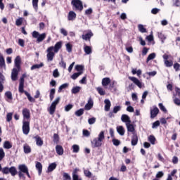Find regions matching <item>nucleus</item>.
I'll return each instance as SVG.
<instances>
[{"label": "nucleus", "mask_w": 180, "mask_h": 180, "mask_svg": "<svg viewBox=\"0 0 180 180\" xmlns=\"http://www.w3.org/2000/svg\"><path fill=\"white\" fill-rule=\"evenodd\" d=\"M61 47H63L62 41L57 42L54 46H49L46 49L47 61H53V60L54 59V56H56V53L60 51V49H61Z\"/></svg>", "instance_id": "f257e3e1"}, {"label": "nucleus", "mask_w": 180, "mask_h": 180, "mask_svg": "<svg viewBox=\"0 0 180 180\" xmlns=\"http://www.w3.org/2000/svg\"><path fill=\"white\" fill-rule=\"evenodd\" d=\"M103 140H105V132L102 131L100 132L97 138H95L93 141H91L92 147H101Z\"/></svg>", "instance_id": "f03ea898"}, {"label": "nucleus", "mask_w": 180, "mask_h": 180, "mask_svg": "<svg viewBox=\"0 0 180 180\" xmlns=\"http://www.w3.org/2000/svg\"><path fill=\"white\" fill-rule=\"evenodd\" d=\"M60 101H61L60 97H57L51 104L50 107L48 108V112L49 115H53L56 112V108L58 103H60Z\"/></svg>", "instance_id": "7ed1b4c3"}, {"label": "nucleus", "mask_w": 180, "mask_h": 180, "mask_svg": "<svg viewBox=\"0 0 180 180\" xmlns=\"http://www.w3.org/2000/svg\"><path fill=\"white\" fill-rule=\"evenodd\" d=\"M32 36L34 39H37V43H41L44 39H46V33H42L40 34L37 31H33L32 33Z\"/></svg>", "instance_id": "20e7f679"}, {"label": "nucleus", "mask_w": 180, "mask_h": 180, "mask_svg": "<svg viewBox=\"0 0 180 180\" xmlns=\"http://www.w3.org/2000/svg\"><path fill=\"white\" fill-rule=\"evenodd\" d=\"M30 131V121H22V133L27 136Z\"/></svg>", "instance_id": "39448f33"}, {"label": "nucleus", "mask_w": 180, "mask_h": 180, "mask_svg": "<svg viewBox=\"0 0 180 180\" xmlns=\"http://www.w3.org/2000/svg\"><path fill=\"white\" fill-rule=\"evenodd\" d=\"M72 5L75 8L76 11H82L84 9V6L82 5V1L80 0H72Z\"/></svg>", "instance_id": "423d86ee"}, {"label": "nucleus", "mask_w": 180, "mask_h": 180, "mask_svg": "<svg viewBox=\"0 0 180 180\" xmlns=\"http://www.w3.org/2000/svg\"><path fill=\"white\" fill-rule=\"evenodd\" d=\"M18 169H20L19 172H22L23 174H26L28 178H30V174H29V169L25 165H20L18 167Z\"/></svg>", "instance_id": "0eeeda50"}, {"label": "nucleus", "mask_w": 180, "mask_h": 180, "mask_svg": "<svg viewBox=\"0 0 180 180\" xmlns=\"http://www.w3.org/2000/svg\"><path fill=\"white\" fill-rule=\"evenodd\" d=\"M22 113L23 116V120H27L29 122V119H30V110L27 108H23Z\"/></svg>", "instance_id": "6e6552de"}, {"label": "nucleus", "mask_w": 180, "mask_h": 180, "mask_svg": "<svg viewBox=\"0 0 180 180\" xmlns=\"http://www.w3.org/2000/svg\"><path fill=\"white\" fill-rule=\"evenodd\" d=\"M129 79H130V81L134 82V84H135V85H137L139 88H143V83H141V82H140V80H139L137 77H129Z\"/></svg>", "instance_id": "1a4fd4ad"}, {"label": "nucleus", "mask_w": 180, "mask_h": 180, "mask_svg": "<svg viewBox=\"0 0 180 180\" xmlns=\"http://www.w3.org/2000/svg\"><path fill=\"white\" fill-rule=\"evenodd\" d=\"M19 70L17 68H13L11 72V79L12 81H16L18 79V75L19 74Z\"/></svg>", "instance_id": "9d476101"}, {"label": "nucleus", "mask_w": 180, "mask_h": 180, "mask_svg": "<svg viewBox=\"0 0 180 180\" xmlns=\"http://www.w3.org/2000/svg\"><path fill=\"white\" fill-rule=\"evenodd\" d=\"M94 108V100L92 98H89L88 100L87 103L84 106V110H91V108Z\"/></svg>", "instance_id": "9b49d317"}, {"label": "nucleus", "mask_w": 180, "mask_h": 180, "mask_svg": "<svg viewBox=\"0 0 180 180\" xmlns=\"http://www.w3.org/2000/svg\"><path fill=\"white\" fill-rule=\"evenodd\" d=\"M160 112V110L157 107H153V110H150V117L151 119H154Z\"/></svg>", "instance_id": "f8f14e48"}, {"label": "nucleus", "mask_w": 180, "mask_h": 180, "mask_svg": "<svg viewBox=\"0 0 180 180\" xmlns=\"http://www.w3.org/2000/svg\"><path fill=\"white\" fill-rule=\"evenodd\" d=\"M104 103H105L104 109H105V112H109V110H110V107L112 106V103H110V100L105 99L104 101Z\"/></svg>", "instance_id": "ddd939ff"}, {"label": "nucleus", "mask_w": 180, "mask_h": 180, "mask_svg": "<svg viewBox=\"0 0 180 180\" xmlns=\"http://www.w3.org/2000/svg\"><path fill=\"white\" fill-rule=\"evenodd\" d=\"M121 120L122 122H123V123H125V124H127V123H131V120H130V117H129V115L126 114H123L121 116Z\"/></svg>", "instance_id": "4468645a"}, {"label": "nucleus", "mask_w": 180, "mask_h": 180, "mask_svg": "<svg viewBox=\"0 0 180 180\" xmlns=\"http://www.w3.org/2000/svg\"><path fill=\"white\" fill-rule=\"evenodd\" d=\"M34 139H35L36 144L38 147H41V146H43L44 144L43 139H41V138L39 136V135H37L36 136H34Z\"/></svg>", "instance_id": "2eb2a0df"}, {"label": "nucleus", "mask_w": 180, "mask_h": 180, "mask_svg": "<svg viewBox=\"0 0 180 180\" xmlns=\"http://www.w3.org/2000/svg\"><path fill=\"white\" fill-rule=\"evenodd\" d=\"M20 63H22L20 56H17L15 59V66L18 71H20Z\"/></svg>", "instance_id": "dca6fc26"}, {"label": "nucleus", "mask_w": 180, "mask_h": 180, "mask_svg": "<svg viewBox=\"0 0 180 180\" xmlns=\"http://www.w3.org/2000/svg\"><path fill=\"white\" fill-rule=\"evenodd\" d=\"M56 151L58 155H63V154H64V148L60 145L56 146Z\"/></svg>", "instance_id": "f3484780"}, {"label": "nucleus", "mask_w": 180, "mask_h": 180, "mask_svg": "<svg viewBox=\"0 0 180 180\" xmlns=\"http://www.w3.org/2000/svg\"><path fill=\"white\" fill-rule=\"evenodd\" d=\"M77 18V13L74 11H70L68 15V20H75Z\"/></svg>", "instance_id": "a211bd4d"}, {"label": "nucleus", "mask_w": 180, "mask_h": 180, "mask_svg": "<svg viewBox=\"0 0 180 180\" xmlns=\"http://www.w3.org/2000/svg\"><path fill=\"white\" fill-rule=\"evenodd\" d=\"M117 131L120 136H124V128L123 126H117Z\"/></svg>", "instance_id": "6ab92c4d"}, {"label": "nucleus", "mask_w": 180, "mask_h": 180, "mask_svg": "<svg viewBox=\"0 0 180 180\" xmlns=\"http://www.w3.org/2000/svg\"><path fill=\"white\" fill-rule=\"evenodd\" d=\"M78 169H75L74 172H72V180H82V178H79L77 172H78Z\"/></svg>", "instance_id": "aec40b11"}, {"label": "nucleus", "mask_w": 180, "mask_h": 180, "mask_svg": "<svg viewBox=\"0 0 180 180\" xmlns=\"http://www.w3.org/2000/svg\"><path fill=\"white\" fill-rule=\"evenodd\" d=\"M108 84H110V78L105 77L102 79V85L103 86H108Z\"/></svg>", "instance_id": "412c9836"}, {"label": "nucleus", "mask_w": 180, "mask_h": 180, "mask_svg": "<svg viewBox=\"0 0 180 180\" xmlns=\"http://www.w3.org/2000/svg\"><path fill=\"white\" fill-rule=\"evenodd\" d=\"M126 127L127 129V131H130L131 133H134V126L131 124V123H127Z\"/></svg>", "instance_id": "4be33fe9"}, {"label": "nucleus", "mask_w": 180, "mask_h": 180, "mask_svg": "<svg viewBox=\"0 0 180 180\" xmlns=\"http://www.w3.org/2000/svg\"><path fill=\"white\" fill-rule=\"evenodd\" d=\"M36 169L38 170L39 175H41V171L43 170V165H41V163H40V162H37L36 163Z\"/></svg>", "instance_id": "5701e85b"}, {"label": "nucleus", "mask_w": 180, "mask_h": 180, "mask_svg": "<svg viewBox=\"0 0 180 180\" xmlns=\"http://www.w3.org/2000/svg\"><path fill=\"white\" fill-rule=\"evenodd\" d=\"M23 148H24V153L25 154H29V153H32V148L30 147L29 145L24 144Z\"/></svg>", "instance_id": "b1692460"}, {"label": "nucleus", "mask_w": 180, "mask_h": 180, "mask_svg": "<svg viewBox=\"0 0 180 180\" xmlns=\"http://www.w3.org/2000/svg\"><path fill=\"white\" fill-rule=\"evenodd\" d=\"M44 64L43 63H41L40 64H35L31 67L32 71L33 70H39V68H41V67H44Z\"/></svg>", "instance_id": "393cba45"}, {"label": "nucleus", "mask_w": 180, "mask_h": 180, "mask_svg": "<svg viewBox=\"0 0 180 180\" xmlns=\"http://www.w3.org/2000/svg\"><path fill=\"white\" fill-rule=\"evenodd\" d=\"M138 141H139V138L137 137V135L134 134L131 139V145L136 146Z\"/></svg>", "instance_id": "a878e982"}, {"label": "nucleus", "mask_w": 180, "mask_h": 180, "mask_svg": "<svg viewBox=\"0 0 180 180\" xmlns=\"http://www.w3.org/2000/svg\"><path fill=\"white\" fill-rule=\"evenodd\" d=\"M55 168H57V164L51 163L48 167V172H52V171H54Z\"/></svg>", "instance_id": "bb28decb"}, {"label": "nucleus", "mask_w": 180, "mask_h": 180, "mask_svg": "<svg viewBox=\"0 0 180 180\" xmlns=\"http://www.w3.org/2000/svg\"><path fill=\"white\" fill-rule=\"evenodd\" d=\"M92 36H94L92 32H89V33L86 34L85 35L83 34L82 36V37L83 40H89V39H91V37H92Z\"/></svg>", "instance_id": "cd10ccee"}, {"label": "nucleus", "mask_w": 180, "mask_h": 180, "mask_svg": "<svg viewBox=\"0 0 180 180\" xmlns=\"http://www.w3.org/2000/svg\"><path fill=\"white\" fill-rule=\"evenodd\" d=\"M4 75H1L0 76V92L4 91Z\"/></svg>", "instance_id": "c85d7f7f"}, {"label": "nucleus", "mask_w": 180, "mask_h": 180, "mask_svg": "<svg viewBox=\"0 0 180 180\" xmlns=\"http://www.w3.org/2000/svg\"><path fill=\"white\" fill-rule=\"evenodd\" d=\"M54 95H56V89H51L49 93L50 101H53L54 99Z\"/></svg>", "instance_id": "c756f323"}, {"label": "nucleus", "mask_w": 180, "mask_h": 180, "mask_svg": "<svg viewBox=\"0 0 180 180\" xmlns=\"http://www.w3.org/2000/svg\"><path fill=\"white\" fill-rule=\"evenodd\" d=\"M158 37L160 39L162 43H164V41L167 39V36L161 32H158Z\"/></svg>", "instance_id": "7c9ffc66"}, {"label": "nucleus", "mask_w": 180, "mask_h": 180, "mask_svg": "<svg viewBox=\"0 0 180 180\" xmlns=\"http://www.w3.org/2000/svg\"><path fill=\"white\" fill-rule=\"evenodd\" d=\"M138 29L141 33H147V30L144 27L143 25H138Z\"/></svg>", "instance_id": "2f4dec72"}, {"label": "nucleus", "mask_w": 180, "mask_h": 180, "mask_svg": "<svg viewBox=\"0 0 180 180\" xmlns=\"http://www.w3.org/2000/svg\"><path fill=\"white\" fill-rule=\"evenodd\" d=\"M4 148L6 150H9V148H12V144L8 141H6L4 143Z\"/></svg>", "instance_id": "473e14b6"}, {"label": "nucleus", "mask_w": 180, "mask_h": 180, "mask_svg": "<svg viewBox=\"0 0 180 180\" xmlns=\"http://www.w3.org/2000/svg\"><path fill=\"white\" fill-rule=\"evenodd\" d=\"M5 96L7 98V101H12V99H13L12 92L11 91H6L5 93Z\"/></svg>", "instance_id": "72a5a7b5"}, {"label": "nucleus", "mask_w": 180, "mask_h": 180, "mask_svg": "<svg viewBox=\"0 0 180 180\" xmlns=\"http://www.w3.org/2000/svg\"><path fill=\"white\" fill-rule=\"evenodd\" d=\"M156 56L157 55L155 54V53H152L149 54L146 59V62L148 63V61H150V60H154V58H155Z\"/></svg>", "instance_id": "f704fd0d"}, {"label": "nucleus", "mask_w": 180, "mask_h": 180, "mask_svg": "<svg viewBox=\"0 0 180 180\" xmlns=\"http://www.w3.org/2000/svg\"><path fill=\"white\" fill-rule=\"evenodd\" d=\"M68 83H65L62 85H60L58 88V92H61L63 91V89H65L67 88H68Z\"/></svg>", "instance_id": "c9c22d12"}, {"label": "nucleus", "mask_w": 180, "mask_h": 180, "mask_svg": "<svg viewBox=\"0 0 180 180\" xmlns=\"http://www.w3.org/2000/svg\"><path fill=\"white\" fill-rule=\"evenodd\" d=\"M82 74H84V72H79L74 73L71 76V78L72 79H77L78 77H79V75H82Z\"/></svg>", "instance_id": "e433bc0d"}, {"label": "nucleus", "mask_w": 180, "mask_h": 180, "mask_svg": "<svg viewBox=\"0 0 180 180\" xmlns=\"http://www.w3.org/2000/svg\"><path fill=\"white\" fill-rule=\"evenodd\" d=\"M24 94H25V95H26V96L27 97L30 102H35L34 98L33 97H32V96H30V94H29V92L24 91Z\"/></svg>", "instance_id": "4c0bfd02"}, {"label": "nucleus", "mask_w": 180, "mask_h": 180, "mask_svg": "<svg viewBox=\"0 0 180 180\" xmlns=\"http://www.w3.org/2000/svg\"><path fill=\"white\" fill-rule=\"evenodd\" d=\"M148 141H150V143L151 144H153V146H154V144H155V137L153 135H150L148 136Z\"/></svg>", "instance_id": "58836bf2"}, {"label": "nucleus", "mask_w": 180, "mask_h": 180, "mask_svg": "<svg viewBox=\"0 0 180 180\" xmlns=\"http://www.w3.org/2000/svg\"><path fill=\"white\" fill-rule=\"evenodd\" d=\"M84 50L86 54H91V53H92V49L91 46H84Z\"/></svg>", "instance_id": "ea45409f"}, {"label": "nucleus", "mask_w": 180, "mask_h": 180, "mask_svg": "<svg viewBox=\"0 0 180 180\" xmlns=\"http://www.w3.org/2000/svg\"><path fill=\"white\" fill-rule=\"evenodd\" d=\"M10 174L12 175V176H15V175L18 174V172L16 171V168H15V167H11L10 168Z\"/></svg>", "instance_id": "a19ab883"}, {"label": "nucleus", "mask_w": 180, "mask_h": 180, "mask_svg": "<svg viewBox=\"0 0 180 180\" xmlns=\"http://www.w3.org/2000/svg\"><path fill=\"white\" fill-rule=\"evenodd\" d=\"M66 50L68 53H71L72 51V45L70 43L65 44Z\"/></svg>", "instance_id": "79ce46f5"}, {"label": "nucleus", "mask_w": 180, "mask_h": 180, "mask_svg": "<svg viewBox=\"0 0 180 180\" xmlns=\"http://www.w3.org/2000/svg\"><path fill=\"white\" fill-rule=\"evenodd\" d=\"M1 68H4V70H6V65H5V59H0V70Z\"/></svg>", "instance_id": "37998d69"}, {"label": "nucleus", "mask_w": 180, "mask_h": 180, "mask_svg": "<svg viewBox=\"0 0 180 180\" xmlns=\"http://www.w3.org/2000/svg\"><path fill=\"white\" fill-rule=\"evenodd\" d=\"M39 0H32V6L34 9L37 12Z\"/></svg>", "instance_id": "c03bdc74"}, {"label": "nucleus", "mask_w": 180, "mask_h": 180, "mask_svg": "<svg viewBox=\"0 0 180 180\" xmlns=\"http://www.w3.org/2000/svg\"><path fill=\"white\" fill-rule=\"evenodd\" d=\"M165 65L167 68L172 67L174 65V62L172 60H165Z\"/></svg>", "instance_id": "a18cd8bd"}, {"label": "nucleus", "mask_w": 180, "mask_h": 180, "mask_svg": "<svg viewBox=\"0 0 180 180\" xmlns=\"http://www.w3.org/2000/svg\"><path fill=\"white\" fill-rule=\"evenodd\" d=\"M81 91V87L79 86H75L72 89V94H78Z\"/></svg>", "instance_id": "49530a36"}, {"label": "nucleus", "mask_w": 180, "mask_h": 180, "mask_svg": "<svg viewBox=\"0 0 180 180\" xmlns=\"http://www.w3.org/2000/svg\"><path fill=\"white\" fill-rule=\"evenodd\" d=\"M75 70H77L78 72H84V66L77 65L75 66Z\"/></svg>", "instance_id": "de8ad7c7"}, {"label": "nucleus", "mask_w": 180, "mask_h": 180, "mask_svg": "<svg viewBox=\"0 0 180 180\" xmlns=\"http://www.w3.org/2000/svg\"><path fill=\"white\" fill-rule=\"evenodd\" d=\"M22 23H23V18H19L15 20L16 26H21Z\"/></svg>", "instance_id": "09e8293b"}, {"label": "nucleus", "mask_w": 180, "mask_h": 180, "mask_svg": "<svg viewBox=\"0 0 180 180\" xmlns=\"http://www.w3.org/2000/svg\"><path fill=\"white\" fill-rule=\"evenodd\" d=\"M121 110H122V106L117 105L114 107L112 112L113 113H117V112H120Z\"/></svg>", "instance_id": "8fccbe9b"}, {"label": "nucleus", "mask_w": 180, "mask_h": 180, "mask_svg": "<svg viewBox=\"0 0 180 180\" xmlns=\"http://www.w3.org/2000/svg\"><path fill=\"white\" fill-rule=\"evenodd\" d=\"M72 148L73 150V153H79V146H78V145H73L72 146Z\"/></svg>", "instance_id": "3c124183"}, {"label": "nucleus", "mask_w": 180, "mask_h": 180, "mask_svg": "<svg viewBox=\"0 0 180 180\" xmlns=\"http://www.w3.org/2000/svg\"><path fill=\"white\" fill-rule=\"evenodd\" d=\"M96 90L98 91V94L101 96L105 95L106 94V92H105V90H103V89H102L101 87H98Z\"/></svg>", "instance_id": "603ef678"}, {"label": "nucleus", "mask_w": 180, "mask_h": 180, "mask_svg": "<svg viewBox=\"0 0 180 180\" xmlns=\"http://www.w3.org/2000/svg\"><path fill=\"white\" fill-rule=\"evenodd\" d=\"M176 174V169H174L170 174H168L167 178L166 180H168L169 179H171L172 180V176Z\"/></svg>", "instance_id": "864d4df0"}, {"label": "nucleus", "mask_w": 180, "mask_h": 180, "mask_svg": "<svg viewBox=\"0 0 180 180\" xmlns=\"http://www.w3.org/2000/svg\"><path fill=\"white\" fill-rule=\"evenodd\" d=\"M76 116H82L84 115V109L80 108L79 110L75 112Z\"/></svg>", "instance_id": "5fc2aeb1"}, {"label": "nucleus", "mask_w": 180, "mask_h": 180, "mask_svg": "<svg viewBox=\"0 0 180 180\" xmlns=\"http://www.w3.org/2000/svg\"><path fill=\"white\" fill-rule=\"evenodd\" d=\"M4 157H5V152L4 151V149L2 148H0V161H2Z\"/></svg>", "instance_id": "6e6d98bb"}, {"label": "nucleus", "mask_w": 180, "mask_h": 180, "mask_svg": "<svg viewBox=\"0 0 180 180\" xmlns=\"http://www.w3.org/2000/svg\"><path fill=\"white\" fill-rule=\"evenodd\" d=\"M74 105H72V104H68L65 107V112H70V110H71L72 109V107Z\"/></svg>", "instance_id": "4d7b16f0"}, {"label": "nucleus", "mask_w": 180, "mask_h": 180, "mask_svg": "<svg viewBox=\"0 0 180 180\" xmlns=\"http://www.w3.org/2000/svg\"><path fill=\"white\" fill-rule=\"evenodd\" d=\"M146 40H148V41H153V40H154V36H153V32H150V34L149 36L146 37Z\"/></svg>", "instance_id": "13d9d810"}, {"label": "nucleus", "mask_w": 180, "mask_h": 180, "mask_svg": "<svg viewBox=\"0 0 180 180\" xmlns=\"http://www.w3.org/2000/svg\"><path fill=\"white\" fill-rule=\"evenodd\" d=\"M63 180H71V176L68 173H63Z\"/></svg>", "instance_id": "bf43d9fd"}, {"label": "nucleus", "mask_w": 180, "mask_h": 180, "mask_svg": "<svg viewBox=\"0 0 180 180\" xmlns=\"http://www.w3.org/2000/svg\"><path fill=\"white\" fill-rule=\"evenodd\" d=\"M53 75L54 78H58V77H60V72H58V69H56L53 71Z\"/></svg>", "instance_id": "052dcab7"}, {"label": "nucleus", "mask_w": 180, "mask_h": 180, "mask_svg": "<svg viewBox=\"0 0 180 180\" xmlns=\"http://www.w3.org/2000/svg\"><path fill=\"white\" fill-rule=\"evenodd\" d=\"M13 113L12 112H8L6 115V120L7 122H11V120H12V116H13Z\"/></svg>", "instance_id": "680f3d73"}, {"label": "nucleus", "mask_w": 180, "mask_h": 180, "mask_svg": "<svg viewBox=\"0 0 180 180\" xmlns=\"http://www.w3.org/2000/svg\"><path fill=\"white\" fill-rule=\"evenodd\" d=\"M95 122H96V118H95V117L90 118L88 120L89 124H94L95 123Z\"/></svg>", "instance_id": "e2e57ef3"}, {"label": "nucleus", "mask_w": 180, "mask_h": 180, "mask_svg": "<svg viewBox=\"0 0 180 180\" xmlns=\"http://www.w3.org/2000/svg\"><path fill=\"white\" fill-rule=\"evenodd\" d=\"M158 126H160V121H156L153 123L152 128L157 129V127H158Z\"/></svg>", "instance_id": "0e129e2a"}, {"label": "nucleus", "mask_w": 180, "mask_h": 180, "mask_svg": "<svg viewBox=\"0 0 180 180\" xmlns=\"http://www.w3.org/2000/svg\"><path fill=\"white\" fill-rule=\"evenodd\" d=\"M159 108L160 110H162V112H167V108H165V106L161 103H159Z\"/></svg>", "instance_id": "69168bd1"}, {"label": "nucleus", "mask_w": 180, "mask_h": 180, "mask_svg": "<svg viewBox=\"0 0 180 180\" xmlns=\"http://www.w3.org/2000/svg\"><path fill=\"white\" fill-rule=\"evenodd\" d=\"M162 176H164V172H158L156 174V178H162Z\"/></svg>", "instance_id": "338daca9"}, {"label": "nucleus", "mask_w": 180, "mask_h": 180, "mask_svg": "<svg viewBox=\"0 0 180 180\" xmlns=\"http://www.w3.org/2000/svg\"><path fill=\"white\" fill-rule=\"evenodd\" d=\"M2 172H3V174H9V172H10V168H8V167H4V168L2 169Z\"/></svg>", "instance_id": "774afa93"}]
</instances>
